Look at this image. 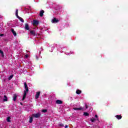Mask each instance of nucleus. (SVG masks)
<instances>
[{"mask_svg": "<svg viewBox=\"0 0 128 128\" xmlns=\"http://www.w3.org/2000/svg\"><path fill=\"white\" fill-rule=\"evenodd\" d=\"M58 22H60V20L56 19V18H54L52 20V22H53V24Z\"/></svg>", "mask_w": 128, "mask_h": 128, "instance_id": "nucleus-4", "label": "nucleus"}, {"mask_svg": "<svg viewBox=\"0 0 128 128\" xmlns=\"http://www.w3.org/2000/svg\"><path fill=\"white\" fill-rule=\"evenodd\" d=\"M85 108H86V109L88 108V104L85 105Z\"/></svg>", "mask_w": 128, "mask_h": 128, "instance_id": "nucleus-27", "label": "nucleus"}, {"mask_svg": "<svg viewBox=\"0 0 128 128\" xmlns=\"http://www.w3.org/2000/svg\"><path fill=\"white\" fill-rule=\"evenodd\" d=\"M32 120H34V118L32 117H30V120H29V122L30 124H32Z\"/></svg>", "mask_w": 128, "mask_h": 128, "instance_id": "nucleus-19", "label": "nucleus"}, {"mask_svg": "<svg viewBox=\"0 0 128 128\" xmlns=\"http://www.w3.org/2000/svg\"><path fill=\"white\" fill-rule=\"evenodd\" d=\"M42 112H48V110L46 109H44L42 110Z\"/></svg>", "mask_w": 128, "mask_h": 128, "instance_id": "nucleus-24", "label": "nucleus"}, {"mask_svg": "<svg viewBox=\"0 0 128 128\" xmlns=\"http://www.w3.org/2000/svg\"><path fill=\"white\" fill-rule=\"evenodd\" d=\"M33 26H38V20H33Z\"/></svg>", "mask_w": 128, "mask_h": 128, "instance_id": "nucleus-5", "label": "nucleus"}, {"mask_svg": "<svg viewBox=\"0 0 128 128\" xmlns=\"http://www.w3.org/2000/svg\"><path fill=\"white\" fill-rule=\"evenodd\" d=\"M0 54L2 58H4V52L0 50Z\"/></svg>", "mask_w": 128, "mask_h": 128, "instance_id": "nucleus-14", "label": "nucleus"}, {"mask_svg": "<svg viewBox=\"0 0 128 128\" xmlns=\"http://www.w3.org/2000/svg\"><path fill=\"white\" fill-rule=\"evenodd\" d=\"M44 10H41L40 11V16L42 18V16H44Z\"/></svg>", "mask_w": 128, "mask_h": 128, "instance_id": "nucleus-9", "label": "nucleus"}, {"mask_svg": "<svg viewBox=\"0 0 128 128\" xmlns=\"http://www.w3.org/2000/svg\"><path fill=\"white\" fill-rule=\"evenodd\" d=\"M116 118H117L118 120H122V116H120V115H116Z\"/></svg>", "mask_w": 128, "mask_h": 128, "instance_id": "nucleus-15", "label": "nucleus"}, {"mask_svg": "<svg viewBox=\"0 0 128 128\" xmlns=\"http://www.w3.org/2000/svg\"><path fill=\"white\" fill-rule=\"evenodd\" d=\"M41 116V114L40 113H36V114H32V116L33 118H40Z\"/></svg>", "mask_w": 128, "mask_h": 128, "instance_id": "nucleus-2", "label": "nucleus"}, {"mask_svg": "<svg viewBox=\"0 0 128 128\" xmlns=\"http://www.w3.org/2000/svg\"><path fill=\"white\" fill-rule=\"evenodd\" d=\"M20 104H21V106H22V103L20 102Z\"/></svg>", "mask_w": 128, "mask_h": 128, "instance_id": "nucleus-31", "label": "nucleus"}, {"mask_svg": "<svg viewBox=\"0 0 128 128\" xmlns=\"http://www.w3.org/2000/svg\"><path fill=\"white\" fill-rule=\"evenodd\" d=\"M16 98H18V95H16V94H14L13 95V100L14 102H16Z\"/></svg>", "mask_w": 128, "mask_h": 128, "instance_id": "nucleus-11", "label": "nucleus"}, {"mask_svg": "<svg viewBox=\"0 0 128 128\" xmlns=\"http://www.w3.org/2000/svg\"><path fill=\"white\" fill-rule=\"evenodd\" d=\"M84 116H90V114L88 112H84Z\"/></svg>", "mask_w": 128, "mask_h": 128, "instance_id": "nucleus-18", "label": "nucleus"}, {"mask_svg": "<svg viewBox=\"0 0 128 128\" xmlns=\"http://www.w3.org/2000/svg\"><path fill=\"white\" fill-rule=\"evenodd\" d=\"M17 18H18L22 22H24V19L22 18V17H20V16H18Z\"/></svg>", "mask_w": 128, "mask_h": 128, "instance_id": "nucleus-12", "label": "nucleus"}, {"mask_svg": "<svg viewBox=\"0 0 128 128\" xmlns=\"http://www.w3.org/2000/svg\"><path fill=\"white\" fill-rule=\"evenodd\" d=\"M24 86L25 88V90H24V93L23 95V98H22V100H24V99L26 98V94L28 92V84H26V82H24Z\"/></svg>", "mask_w": 128, "mask_h": 128, "instance_id": "nucleus-1", "label": "nucleus"}, {"mask_svg": "<svg viewBox=\"0 0 128 128\" xmlns=\"http://www.w3.org/2000/svg\"><path fill=\"white\" fill-rule=\"evenodd\" d=\"M30 34L34 36H36V32L34 30H30Z\"/></svg>", "mask_w": 128, "mask_h": 128, "instance_id": "nucleus-13", "label": "nucleus"}, {"mask_svg": "<svg viewBox=\"0 0 128 128\" xmlns=\"http://www.w3.org/2000/svg\"><path fill=\"white\" fill-rule=\"evenodd\" d=\"M73 110H83V108L82 107L80 108H73Z\"/></svg>", "mask_w": 128, "mask_h": 128, "instance_id": "nucleus-8", "label": "nucleus"}, {"mask_svg": "<svg viewBox=\"0 0 128 128\" xmlns=\"http://www.w3.org/2000/svg\"><path fill=\"white\" fill-rule=\"evenodd\" d=\"M24 58H28V54H26L24 56Z\"/></svg>", "mask_w": 128, "mask_h": 128, "instance_id": "nucleus-25", "label": "nucleus"}, {"mask_svg": "<svg viewBox=\"0 0 128 128\" xmlns=\"http://www.w3.org/2000/svg\"><path fill=\"white\" fill-rule=\"evenodd\" d=\"M59 126H60L61 128H64V124L60 123V124H59Z\"/></svg>", "mask_w": 128, "mask_h": 128, "instance_id": "nucleus-26", "label": "nucleus"}, {"mask_svg": "<svg viewBox=\"0 0 128 128\" xmlns=\"http://www.w3.org/2000/svg\"><path fill=\"white\" fill-rule=\"evenodd\" d=\"M27 52H30V51Z\"/></svg>", "mask_w": 128, "mask_h": 128, "instance_id": "nucleus-32", "label": "nucleus"}, {"mask_svg": "<svg viewBox=\"0 0 128 128\" xmlns=\"http://www.w3.org/2000/svg\"><path fill=\"white\" fill-rule=\"evenodd\" d=\"M40 92H36V94L35 96L36 100H38V98H40Z\"/></svg>", "mask_w": 128, "mask_h": 128, "instance_id": "nucleus-3", "label": "nucleus"}, {"mask_svg": "<svg viewBox=\"0 0 128 128\" xmlns=\"http://www.w3.org/2000/svg\"><path fill=\"white\" fill-rule=\"evenodd\" d=\"M76 94H82V90H77L76 91Z\"/></svg>", "mask_w": 128, "mask_h": 128, "instance_id": "nucleus-16", "label": "nucleus"}, {"mask_svg": "<svg viewBox=\"0 0 128 128\" xmlns=\"http://www.w3.org/2000/svg\"><path fill=\"white\" fill-rule=\"evenodd\" d=\"M4 36V34H0V36Z\"/></svg>", "mask_w": 128, "mask_h": 128, "instance_id": "nucleus-28", "label": "nucleus"}, {"mask_svg": "<svg viewBox=\"0 0 128 128\" xmlns=\"http://www.w3.org/2000/svg\"><path fill=\"white\" fill-rule=\"evenodd\" d=\"M12 78H14V75H13V74H12V75H10V76L8 77V80H11Z\"/></svg>", "mask_w": 128, "mask_h": 128, "instance_id": "nucleus-22", "label": "nucleus"}, {"mask_svg": "<svg viewBox=\"0 0 128 128\" xmlns=\"http://www.w3.org/2000/svg\"><path fill=\"white\" fill-rule=\"evenodd\" d=\"M3 102H8V96H4V98L3 99Z\"/></svg>", "mask_w": 128, "mask_h": 128, "instance_id": "nucleus-17", "label": "nucleus"}, {"mask_svg": "<svg viewBox=\"0 0 128 128\" xmlns=\"http://www.w3.org/2000/svg\"><path fill=\"white\" fill-rule=\"evenodd\" d=\"M95 118H98V116L96 114L95 115Z\"/></svg>", "mask_w": 128, "mask_h": 128, "instance_id": "nucleus-30", "label": "nucleus"}, {"mask_svg": "<svg viewBox=\"0 0 128 128\" xmlns=\"http://www.w3.org/2000/svg\"><path fill=\"white\" fill-rule=\"evenodd\" d=\"M96 119L94 118H92L91 119H90V121L92 122H96Z\"/></svg>", "mask_w": 128, "mask_h": 128, "instance_id": "nucleus-20", "label": "nucleus"}, {"mask_svg": "<svg viewBox=\"0 0 128 128\" xmlns=\"http://www.w3.org/2000/svg\"><path fill=\"white\" fill-rule=\"evenodd\" d=\"M68 128V126L66 125V126H65V128Z\"/></svg>", "mask_w": 128, "mask_h": 128, "instance_id": "nucleus-29", "label": "nucleus"}, {"mask_svg": "<svg viewBox=\"0 0 128 128\" xmlns=\"http://www.w3.org/2000/svg\"><path fill=\"white\" fill-rule=\"evenodd\" d=\"M11 32L14 36H16V31H14V28H11Z\"/></svg>", "mask_w": 128, "mask_h": 128, "instance_id": "nucleus-7", "label": "nucleus"}, {"mask_svg": "<svg viewBox=\"0 0 128 128\" xmlns=\"http://www.w3.org/2000/svg\"><path fill=\"white\" fill-rule=\"evenodd\" d=\"M16 18H18V9L16 10Z\"/></svg>", "mask_w": 128, "mask_h": 128, "instance_id": "nucleus-21", "label": "nucleus"}, {"mask_svg": "<svg viewBox=\"0 0 128 128\" xmlns=\"http://www.w3.org/2000/svg\"><path fill=\"white\" fill-rule=\"evenodd\" d=\"M25 30H30V26H28V23L25 24Z\"/></svg>", "mask_w": 128, "mask_h": 128, "instance_id": "nucleus-6", "label": "nucleus"}, {"mask_svg": "<svg viewBox=\"0 0 128 128\" xmlns=\"http://www.w3.org/2000/svg\"><path fill=\"white\" fill-rule=\"evenodd\" d=\"M56 104H62V100H56Z\"/></svg>", "mask_w": 128, "mask_h": 128, "instance_id": "nucleus-10", "label": "nucleus"}, {"mask_svg": "<svg viewBox=\"0 0 128 128\" xmlns=\"http://www.w3.org/2000/svg\"><path fill=\"white\" fill-rule=\"evenodd\" d=\"M6 120H7L8 122H10V117H8Z\"/></svg>", "mask_w": 128, "mask_h": 128, "instance_id": "nucleus-23", "label": "nucleus"}]
</instances>
